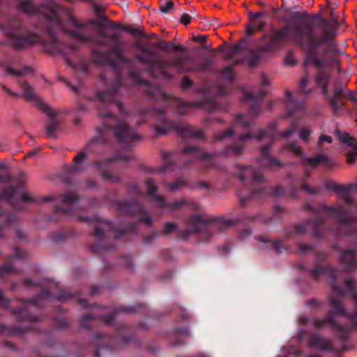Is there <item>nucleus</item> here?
Returning <instances> with one entry per match:
<instances>
[{
    "label": "nucleus",
    "instance_id": "nucleus-22",
    "mask_svg": "<svg viewBox=\"0 0 357 357\" xmlns=\"http://www.w3.org/2000/svg\"><path fill=\"white\" fill-rule=\"evenodd\" d=\"M36 107L50 117V122L45 126L47 138H56L55 132L59 129V123L54 119L56 114L52 108L41 100H36Z\"/></svg>",
    "mask_w": 357,
    "mask_h": 357
},
{
    "label": "nucleus",
    "instance_id": "nucleus-61",
    "mask_svg": "<svg viewBox=\"0 0 357 357\" xmlns=\"http://www.w3.org/2000/svg\"><path fill=\"white\" fill-rule=\"evenodd\" d=\"M339 139L341 142L348 144L349 145H351L354 141V139L347 133H339Z\"/></svg>",
    "mask_w": 357,
    "mask_h": 357
},
{
    "label": "nucleus",
    "instance_id": "nucleus-53",
    "mask_svg": "<svg viewBox=\"0 0 357 357\" xmlns=\"http://www.w3.org/2000/svg\"><path fill=\"white\" fill-rule=\"evenodd\" d=\"M45 18L52 21H58L59 15L57 13V8L54 5H52L50 7L49 12L45 14Z\"/></svg>",
    "mask_w": 357,
    "mask_h": 357
},
{
    "label": "nucleus",
    "instance_id": "nucleus-4",
    "mask_svg": "<svg viewBox=\"0 0 357 357\" xmlns=\"http://www.w3.org/2000/svg\"><path fill=\"white\" fill-rule=\"evenodd\" d=\"M326 187L341 194L344 206H328L322 204L314 208L307 204L306 208L308 211L318 214L307 223V227L312 228L313 236L317 238H324L323 227L325 220L319 214L326 213L334 218L339 224L333 231L336 236H353L357 240V182L349 183L347 186L327 183Z\"/></svg>",
    "mask_w": 357,
    "mask_h": 357
},
{
    "label": "nucleus",
    "instance_id": "nucleus-15",
    "mask_svg": "<svg viewBox=\"0 0 357 357\" xmlns=\"http://www.w3.org/2000/svg\"><path fill=\"white\" fill-rule=\"evenodd\" d=\"M107 62L113 68L116 70L117 72L114 75L112 85L103 91L98 92L96 96V99L99 102L97 107L100 110V106L106 107L109 103L113 102L119 108V112L123 113V105L118 100L119 97L121 96L123 94L121 92L123 83L119 68L116 61L111 59H107Z\"/></svg>",
    "mask_w": 357,
    "mask_h": 357
},
{
    "label": "nucleus",
    "instance_id": "nucleus-10",
    "mask_svg": "<svg viewBox=\"0 0 357 357\" xmlns=\"http://www.w3.org/2000/svg\"><path fill=\"white\" fill-rule=\"evenodd\" d=\"M140 113L142 116H151L155 119L156 123L153 128L156 137L165 135L170 131L175 130L183 139L204 138L202 130L188 125L178 124L175 121L168 119L166 112L161 108L151 107L142 109Z\"/></svg>",
    "mask_w": 357,
    "mask_h": 357
},
{
    "label": "nucleus",
    "instance_id": "nucleus-35",
    "mask_svg": "<svg viewBox=\"0 0 357 357\" xmlns=\"http://www.w3.org/2000/svg\"><path fill=\"white\" fill-rule=\"evenodd\" d=\"M213 64L214 59L213 57L203 59L196 66H192L191 73L212 72V68Z\"/></svg>",
    "mask_w": 357,
    "mask_h": 357
},
{
    "label": "nucleus",
    "instance_id": "nucleus-32",
    "mask_svg": "<svg viewBox=\"0 0 357 357\" xmlns=\"http://www.w3.org/2000/svg\"><path fill=\"white\" fill-rule=\"evenodd\" d=\"M45 47L46 52L52 54L56 53L62 54H64L63 45L52 32H50V38L45 43Z\"/></svg>",
    "mask_w": 357,
    "mask_h": 357
},
{
    "label": "nucleus",
    "instance_id": "nucleus-28",
    "mask_svg": "<svg viewBox=\"0 0 357 357\" xmlns=\"http://www.w3.org/2000/svg\"><path fill=\"white\" fill-rule=\"evenodd\" d=\"M266 96V92L261 89L258 93L252 92H247L244 93L243 100L244 101L254 100L250 105L249 109V114L252 116H257L261 112L260 104L258 102L259 100H261Z\"/></svg>",
    "mask_w": 357,
    "mask_h": 357
},
{
    "label": "nucleus",
    "instance_id": "nucleus-30",
    "mask_svg": "<svg viewBox=\"0 0 357 357\" xmlns=\"http://www.w3.org/2000/svg\"><path fill=\"white\" fill-rule=\"evenodd\" d=\"M287 213V210L284 208H281L280 206L276 205L273 209V218L280 220L282 218L283 215ZM259 220L263 224H268L272 221V218H264L261 215H251L246 218L248 222H254L255 220Z\"/></svg>",
    "mask_w": 357,
    "mask_h": 357
},
{
    "label": "nucleus",
    "instance_id": "nucleus-47",
    "mask_svg": "<svg viewBox=\"0 0 357 357\" xmlns=\"http://www.w3.org/2000/svg\"><path fill=\"white\" fill-rule=\"evenodd\" d=\"M160 47L165 50L171 51L173 50H178L181 52H185L186 49L181 45L174 44L171 42L162 41L160 43Z\"/></svg>",
    "mask_w": 357,
    "mask_h": 357
},
{
    "label": "nucleus",
    "instance_id": "nucleus-59",
    "mask_svg": "<svg viewBox=\"0 0 357 357\" xmlns=\"http://www.w3.org/2000/svg\"><path fill=\"white\" fill-rule=\"evenodd\" d=\"M346 96L344 97V100H349L352 102H357V91H351V90H347V92L345 93Z\"/></svg>",
    "mask_w": 357,
    "mask_h": 357
},
{
    "label": "nucleus",
    "instance_id": "nucleus-24",
    "mask_svg": "<svg viewBox=\"0 0 357 357\" xmlns=\"http://www.w3.org/2000/svg\"><path fill=\"white\" fill-rule=\"evenodd\" d=\"M146 310V306L144 304H139L137 306L132 307H118L113 312L106 314L100 315V319L107 325H112L114 323L115 317L119 312L135 313L144 312Z\"/></svg>",
    "mask_w": 357,
    "mask_h": 357
},
{
    "label": "nucleus",
    "instance_id": "nucleus-25",
    "mask_svg": "<svg viewBox=\"0 0 357 357\" xmlns=\"http://www.w3.org/2000/svg\"><path fill=\"white\" fill-rule=\"evenodd\" d=\"M356 255V248H350L342 251L340 256V262L345 272L350 273L357 270Z\"/></svg>",
    "mask_w": 357,
    "mask_h": 357
},
{
    "label": "nucleus",
    "instance_id": "nucleus-29",
    "mask_svg": "<svg viewBox=\"0 0 357 357\" xmlns=\"http://www.w3.org/2000/svg\"><path fill=\"white\" fill-rule=\"evenodd\" d=\"M44 4L34 3L32 0H19L16 3V8L26 15H35L43 12Z\"/></svg>",
    "mask_w": 357,
    "mask_h": 357
},
{
    "label": "nucleus",
    "instance_id": "nucleus-18",
    "mask_svg": "<svg viewBox=\"0 0 357 357\" xmlns=\"http://www.w3.org/2000/svg\"><path fill=\"white\" fill-rule=\"evenodd\" d=\"M308 82V77L305 76L301 78L299 83V91L296 93V96L294 97L291 91L286 92V109L288 116H292L297 112L302 111L304 108V101L301 96H307L311 93V90H307L305 85Z\"/></svg>",
    "mask_w": 357,
    "mask_h": 357
},
{
    "label": "nucleus",
    "instance_id": "nucleus-51",
    "mask_svg": "<svg viewBox=\"0 0 357 357\" xmlns=\"http://www.w3.org/2000/svg\"><path fill=\"white\" fill-rule=\"evenodd\" d=\"M298 126H299L298 121H293L291 123L289 127L286 130H284L283 132H282L280 135L284 137H289L296 131V130L298 128Z\"/></svg>",
    "mask_w": 357,
    "mask_h": 357
},
{
    "label": "nucleus",
    "instance_id": "nucleus-39",
    "mask_svg": "<svg viewBox=\"0 0 357 357\" xmlns=\"http://www.w3.org/2000/svg\"><path fill=\"white\" fill-rule=\"evenodd\" d=\"M19 273L20 271L13 266L12 261H8L0 265V278L13 274H18Z\"/></svg>",
    "mask_w": 357,
    "mask_h": 357
},
{
    "label": "nucleus",
    "instance_id": "nucleus-48",
    "mask_svg": "<svg viewBox=\"0 0 357 357\" xmlns=\"http://www.w3.org/2000/svg\"><path fill=\"white\" fill-rule=\"evenodd\" d=\"M315 250V248L312 244H307L303 243H298L297 245V252L299 255H307V253L312 252L314 253Z\"/></svg>",
    "mask_w": 357,
    "mask_h": 357
},
{
    "label": "nucleus",
    "instance_id": "nucleus-58",
    "mask_svg": "<svg viewBox=\"0 0 357 357\" xmlns=\"http://www.w3.org/2000/svg\"><path fill=\"white\" fill-rule=\"evenodd\" d=\"M193 85V81L190 79V78L188 76H183L181 80V89L183 90H187L188 88H190L191 86Z\"/></svg>",
    "mask_w": 357,
    "mask_h": 357
},
{
    "label": "nucleus",
    "instance_id": "nucleus-42",
    "mask_svg": "<svg viewBox=\"0 0 357 357\" xmlns=\"http://www.w3.org/2000/svg\"><path fill=\"white\" fill-rule=\"evenodd\" d=\"M189 183L183 178H179L173 183H168L166 184L167 190L170 192H176L179 189L188 186Z\"/></svg>",
    "mask_w": 357,
    "mask_h": 357
},
{
    "label": "nucleus",
    "instance_id": "nucleus-34",
    "mask_svg": "<svg viewBox=\"0 0 357 357\" xmlns=\"http://www.w3.org/2000/svg\"><path fill=\"white\" fill-rule=\"evenodd\" d=\"M300 190H304L307 194L315 195L321 192L320 188H312L305 183H302L300 186L292 185L290 189V193L294 198L298 197V193Z\"/></svg>",
    "mask_w": 357,
    "mask_h": 357
},
{
    "label": "nucleus",
    "instance_id": "nucleus-55",
    "mask_svg": "<svg viewBox=\"0 0 357 357\" xmlns=\"http://www.w3.org/2000/svg\"><path fill=\"white\" fill-rule=\"evenodd\" d=\"M311 130L308 128H302L299 132V138L304 142L307 143L310 139Z\"/></svg>",
    "mask_w": 357,
    "mask_h": 357
},
{
    "label": "nucleus",
    "instance_id": "nucleus-17",
    "mask_svg": "<svg viewBox=\"0 0 357 357\" xmlns=\"http://www.w3.org/2000/svg\"><path fill=\"white\" fill-rule=\"evenodd\" d=\"M113 206L116 210L122 215H132L141 213L145 214L139 218V221L148 226H151V217L146 213L144 206L138 200H116L114 202Z\"/></svg>",
    "mask_w": 357,
    "mask_h": 357
},
{
    "label": "nucleus",
    "instance_id": "nucleus-31",
    "mask_svg": "<svg viewBox=\"0 0 357 357\" xmlns=\"http://www.w3.org/2000/svg\"><path fill=\"white\" fill-rule=\"evenodd\" d=\"M132 159V155L130 154H118L114 157L104 159L102 160H96L93 161L91 165L94 167H96L98 169H102L105 167H107L109 164L114 162H129Z\"/></svg>",
    "mask_w": 357,
    "mask_h": 357
},
{
    "label": "nucleus",
    "instance_id": "nucleus-16",
    "mask_svg": "<svg viewBox=\"0 0 357 357\" xmlns=\"http://www.w3.org/2000/svg\"><path fill=\"white\" fill-rule=\"evenodd\" d=\"M132 339L133 337L130 335L129 328L123 324L118 326L117 332L114 335L105 336L97 333L95 336L93 357H100L99 351L102 349L114 350L119 344L125 345L130 342Z\"/></svg>",
    "mask_w": 357,
    "mask_h": 357
},
{
    "label": "nucleus",
    "instance_id": "nucleus-63",
    "mask_svg": "<svg viewBox=\"0 0 357 357\" xmlns=\"http://www.w3.org/2000/svg\"><path fill=\"white\" fill-rule=\"evenodd\" d=\"M248 16L250 20L253 22L256 20L264 17L265 16V13L264 12H257V13H252L249 12Z\"/></svg>",
    "mask_w": 357,
    "mask_h": 357
},
{
    "label": "nucleus",
    "instance_id": "nucleus-56",
    "mask_svg": "<svg viewBox=\"0 0 357 357\" xmlns=\"http://www.w3.org/2000/svg\"><path fill=\"white\" fill-rule=\"evenodd\" d=\"M160 236V232L153 231L144 238V243L147 245L151 244L154 239L158 238Z\"/></svg>",
    "mask_w": 357,
    "mask_h": 357
},
{
    "label": "nucleus",
    "instance_id": "nucleus-49",
    "mask_svg": "<svg viewBox=\"0 0 357 357\" xmlns=\"http://www.w3.org/2000/svg\"><path fill=\"white\" fill-rule=\"evenodd\" d=\"M173 232H178V227L175 222H167L165 223L164 228L160 234L169 235Z\"/></svg>",
    "mask_w": 357,
    "mask_h": 357
},
{
    "label": "nucleus",
    "instance_id": "nucleus-5",
    "mask_svg": "<svg viewBox=\"0 0 357 357\" xmlns=\"http://www.w3.org/2000/svg\"><path fill=\"white\" fill-rule=\"evenodd\" d=\"M330 15V20L319 17L318 14H314L311 17L313 19L318 18L322 27L324 35L319 37L314 33L312 22L307 20V12H292L290 15L292 22L289 25L292 41L297 46H305V43L319 46L326 45L329 51L338 52L339 49L334 43L333 37L336 34L340 23L337 20V14L333 10L331 11Z\"/></svg>",
    "mask_w": 357,
    "mask_h": 357
},
{
    "label": "nucleus",
    "instance_id": "nucleus-52",
    "mask_svg": "<svg viewBox=\"0 0 357 357\" xmlns=\"http://www.w3.org/2000/svg\"><path fill=\"white\" fill-rule=\"evenodd\" d=\"M220 76L229 81L231 82L234 79V73L231 66H227L222 68L220 71Z\"/></svg>",
    "mask_w": 357,
    "mask_h": 357
},
{
    "label": "nucleus",
    "instance_id": "nucleus-46",
    "mask_svg": "<svg viewBox=\"0 0 357 357\" xmlns=\"http://www.w3.org/2000/svg\"><path fill=\"white\" fill-rule=\"evenodd\" d=\"M98 317L93 313H87L83 315L81 321L80 326L82 328L89 330L91 328V321Z\"/></svg>",
    "mask_w": 357,
    "mask_h": 357
},
{
    "label": "nucleus",
    "instance_id": "nucleus-3",
    "mask_svg": "<svg viewBox=\"0 0 357 357\" xmlns=\"http://www.w3.org/2000/svg\"><path fill=\"white\" fill-rule=\"evenodd\" d=\"M235 121L237 125L241 126L247 132L240 135L235 142L225 146L219 153H206L199 147L195 146H185L181 152L178 151L170 153L162 151L161 157L164 162L163 169L174 171L176 169L188 168L191 164L199 161L204 166L202 170L212 169L215 167L213 158L216 155L239 156L243 153L249 139L261 140L268 135L267 132L262 129L253 130L252 128L255 125V121L247 119L243 115H238Z\"/></svg>",
    "mask_w": 357,
    "mask_h": 357
},
{
    "label": "nucleus",
    "instance_id": "nucleus-54",
    "mask_svg": "<svg viewBox=\"0 0 357 357\" xmlns=\"http://www.w3.org/2000/svg\"><path fill=\"white\" fill-rule=\"evenodd\" d=\"M22 331L17 328H7L4 325H0V334L5 335H17Z\"/></svg>",
    "mask_w": 357,
    "mask_h": 357
},
{
    "label": "nucleus",
    "instance_id": "nucleus-45",
    "mask_svg": "<svg viewBox=\"0 0 357 357\" xmlns=\"http://www.w3.org/2000/svg\"><path fill=\"white\" fill-rule=\"evenodd\" d=\"M242 50V45L241 44H234L230 46L225 55L224 59L225 60H231L234 56L238 54Z\"/></svg>",
    "mask_w": 357,
    "mask_h": 357
},
{
    "label": "nucleus",
    "instance_id": "nucleus-40",
    "mask_svg": "<svg viewBox=\"0 0 357 357\" xmlns=\"http://www.w3.org/2000/svg\"><path fill=\"white\" fill-rule=\"evenodd\" d=\"M174 102L177 107V112L181 115L185 114L188 108L195 105V103L187 102L181 98H175Z\"/></svg>",
    "mask_w": 357,
    "mask_h": 357
},
{
    "label": "nucleus",
    "instance_id": "nucleus-27",
    "mask_svg": "<svg viewBox=\"0 0 357 357\" xmlns=\"http://www.w3.org/2000/svg\"><path fill=\"white\" fill-rule=\"evenodd\" d=\"M271 143L263 146L261 149V156L259 159V164L264 169H277L282 167V163L278 158L272 157L269 154V149Z\"/></svg>",
    "mask_w": 357,
    "mask_h": 357
},
{
    "label": "nucleus",
    "instance_id": "nucleus-62",
    "mask_svg": "<svg viewBox=\"0 0 357 357\" xmlns=\"http://www.w3.org/2000/svg\"><path fill=\"white\" fill-rule=\"evenodd\" d=\"M67 238V234L63 232H55L52 235V239L54 242L64 241Z\"/></svg>",
    "mask_w": 357,
    "mask_h": 357
},
{
    "label": "nucleus",
    "instance_id": "nucleus-2",
    "mask_svg": "<svg viewBox=\"0 0 357 357\" xmlns=\"http://www.w3.org/2000/svg\"><path fill=\"white\" fill-rule=\"evenodd\" d=\"M313 255L315 256L314 264L316 267L313 268H307L303 264H299L298 267L301 271H307L314 280H318L322 275H327L331 278V286L333 291L337 294L338 298L329 296L330 309L327 312V317L322 319H314L313 326L317 329H321L327 325H331L334 330L335 337L342 344L340 347L332 345V344L324 337L313 334L308 340L307 345L310 347L317 348L323 351H333L337 353H343L349 349L347 342L349 337V333L354 328H357V321L352 324L342 326L336 320V317L342 316L351 320L357 319V290L351 279H346L344 284L349 291L351 299L356 304L354 312H348L341 303L340 299L344 296L343 289L336 283V278L339 274V270L330 266H322L321 263L328 257L326 252L324 251L315 250Z\"/></svg>",
    "mask_w": 357,
    "mask_h": 357
},
{
    "label": "nucleus",
    "instance_id": "nucleus-7",
    "mask_svg": "<svg viewBox=\"0 0 357 357\" xmlns=\"http://www.w3.org/2000/svg\"><path fill=\"white\" fill-rule=\"evenodd\" d=\"M235 174L243 182L242 188L238 190V197L243 206L251 199H262L268 195L274 197L284 195V188L280 185L269 188L261 186L265 183V178L252 166L238 165Z\"/></svg>",
    "mask_w": 357,
    "mask_h": 357
},
{
    "label": "nucleus",
    "instance_id": "nucleus-64",
    "mask_svg": "<svg viewBox=\"0 0 357 357\" xmlns=\"http://www.w3.org/2000/svg\"><path fill=\"white\" fill-rule=\"evenodd\" d=\"M208 38L207 35L193 36L192 40L195 43L204 44Z\"/></svg>",
    "mask_w": 357,
    "mask_h": 357
},
{
    "label": "nucleus",
    "instance_id": "nucleus-19",
    "mask_svg": "<svg viewBox=\"0 0 357 357\" xmlns=\"http://www.w3.org/2000/svg\"><path fill=\"white\" fill-rule=\"evenodd\" d=\"M144 183L147 188L148 195L151 196L153 202L155 203L158 208H162L168 207L172 211H174L184 205L188 204V201L185 198H183L179 201H175L169 203L167 202L164 197L157 194L158 188L154 180L151 178H147L145 180Z\"/></svg>",
    "mask_w": 357,
    "mask_h": 357
},
{
    "label": "nucleus",
    "instance_id": "nucleus-37",
    "mask_svg": "<svg viewBox=\"0 0 357 357\" xmlns=\"http://www.w3.org/2000/svg\"><path fill=\"white\" fill-rule=\"evenodd\" d=\"M257 240L262 243H270L271 247L279 253H282L284 251L287 250V248L282 243V241L280 240H267L264 236H259Z\"/></svg>",
    "mask_w": 357,
    "mask_h": 357
},
{
    "label": "nucleus",
    "instance_id": "nucleus-38",
    "mask_svg": "<svg viewBox=\"0 0 357 357\" xmlns=\"http://www.w3.org/2000/svg\"><path fill=\"white\" fill-rule=\"evenodd\" d=\"M234 134V130L229 128L224 131L214 132L212 135L213 142H220L226 139L230 138Z\"/></svg>",
    "mask_w": 357,
    "mask_h": 357
},
{
    "label": "nucleus",
    "instance_id": "nucleus-1",
    "mask_svg": "<svg viewBox=\"0 0 357 357\" xmlns=\"http://www.w3.org/2000/svg\"><path fill=\"white\" fill-rule=\"evenodd\" d=\"M69 21L76 29L68 31L69 34L84 45H94L105 47L116 60L128 66V75L134 84L146 87V94L151 98L155 97L156 88L141 77L146 70L135 66V60L146 65V71L153 77L161 76L167 79H171L172 75L167 71L168 67L174 68L180 73H191L192 66L186 63L192 61L189 55L180 54L173 60L167 61L155 58L154 51L142 43L135 44V47L139 51L135 54L134 58L127 57L124 54L123 43L119 34H109L104 31L106 26L101 22L89 20L79 22L72 15H69Z\"/></svg>",
    "mask_w": 357,
    "mask_h": 357
},
{
    "label": "nucleus",
    "instance_id": "nucleus-11",
    "mask_svg": "<svg viewBox=\"0 0 357 357\" xmlns=\"http://www.w3.org/2000/svg\"><path fill=\"white\" fill-rule=\"evenodd\" d=\"M189 229L178 231L179 237L187 240L191 234H198L202 241H206L217 231H223L235 224V222L225 218H204L199 215H192L186 220Z\"/></svg>",
    "mask_w": 357,
    "mask_h": 357
},
{
    "label": "nucleus",
    "instance_id": "nucleus-57",
    "mask_svg": "<svg viewBox=\"0 0 357 357\" xmlns=\"http://www.w3.org/2000/svg\"><path fill=\"white\" fill-rule=\"evenodd\" d=\"M284 64L293 66L296 64L297 61L292 52H289L284 61Z\"/></svg>",
    "mask_w": 357,
    "mask_h": 357
},
{
    "label": "nucleus",
    "instance_id": "nucleus-50",
    "mask_svg": "<svg viewBox=\"0 0 357 357\" xmlns=\"http://www.w3.org/2000/svg\"><path fill=\"white\" fill-rule=\"evenodd\" d=\"M174 3L169 0H160L159 7L161 13L167 14L174 8Z\"/></svg>",
    "mask_w": 357,
    "mask_h": 357
},
{
    "label": "nucleus",
    "instance_id": "nucleus-60",
    "mask_svg": "<svg viewBox=\"0 0 357 357\" xmlns=\"http://www.w3.org/2000/svg\"><path fill=\"white\" fill-rule=\"evenodd\" d=\"M55 326L58 328H66L69 326V323L65 318H56L55 319Z\"/></svg>",
    "mask_w": 357,
    "mask_h": 357
},
{
    "label": "nucleus",
    "instance_id": "nucleus-6",
    "mask_svg": "<svg viewBox=\"0 0 357 357\" xmlns=\"http://www.w3.org/2000/svg\"><path fill=\"white\" fill-rule=\"evenodd\" d=\"M298 47L305 51L304 66H312L317 68L314 81L321 88L323 96L327 97L332 78L331 69L340 65L337 56L343 52L340 50L338 52L329 51L328 47L319 50L321 46L307 43Z\"/></svg>",
    "mask_w": 357,
    "mask_h": 357
},
{
    "label": "nucleus",
    "instance_id": "nucleus-33",
    "mask_svg": "<svg viewBox=\"0 0 357 357\" xmlns=\"http://www.w3.org/2000/svg\"><path fill=\"white\" fill-rule=\"evenodd\" d=\"M107 27L109 29H121L126 32H129L137 37L143 36V35H144L143 32L137 28H134V27H132L131 26H128V25L121 24L116 22H114V21L109 22V24H108Z\"/></svg>",
    "mask_w": 357,
    "mask_h": 357
},
{
    "label": "nucleus",
    "instance_id": "nucleus-13",
    "mask_svg": "<svg viewBox=\"0 0 357 357\" xmlns=\"http://www.w3.org/2000/svg\"><path fill=\"white\" fill-rule=\"evenodd\" d=\"M0 30L6 36L8 43L17 50L27 48L40 41L37 33L28 31L22 22L14 17L0 24Z\"/></svg>",
    "mask_w": 357,
    "mask_h": 357
},
{
    "label": "nucleus",
    "instance_id": "nucleus-21",
    "mask_svg": "<svg viewBox=\"0 0 357 357\" xmlns=\"http://www.w3.org/2000/svg\"><path fill=\"white\" fill-rule=\"evenodd\" d=\"M333 87V94L329 96L328 93L327 97H325V98L327 99L331 105L333 114H336L347 105V102L344 100V97L346 96L347 85L344 84L342 80L338 79L334 82Z\"/></svg>",
    "mask_w": 357,
    "mask_h": 357
},
{
    "label": "nucleus",
    "instance_id": "nucleus-14",
    "mask_svg": "<svg viewBox=\"0 0 357 357\" xmlns=\"http://www.w3.org/2000/svg\"><path fill=\"white\" fill-rule=\"evenodd\" d=\"M291 40L290 26L285 25L280 29L275 30L270 36L269 42L264 44L257 50L250 52L248 63L250 67H255L259 62L262 54L279 50L286 42Z\"/></svg>",
    "mask_w": 357,
    "mask_h": 357
},
{
    "label": "nucleus",
    "instance_id": "nucleus-23",
    "mask_svg": "<svg viewBox=\"0 0 357 357\" xmlns=\"http://www.w3.org/2000/svg\"><path fill=\"white\" fill-rule=\"evenodd\" d=\"M59 200L63 206H55V214L68 215L75 210V207L78 204L80 197L75 192H70L61 195Z\"/></svg>",
    "mask_w": 357,
    "mask_h": 357
},
{
    "label": "nucleus",
    "instance_id": "nucleus-8",
    "mask_svg": "<svg viewBox=\"0 0 357 357\" xmlns=\"http://www.w3.org/2000/svg\"><path fill=\"white\" fill-rule=\"evenodd\" d=\"M54 285V283L50 282L48 287ZM47 289H43L40 294L36 296L31 299H17L22 304L20 308H16L13 310V314L16 316L18 321H25L30 323L38 322L40 318L33 314L29 309V305L34 308H40L44 307V302H52L53 299L56 298L58 301L63 302L70 298H75L79 305L83 307L87 308L90 305L87 301L80 297L81 293L76 291L72 294L68 289H61L56 295L50 293Z\"/></svg>",
    "mask_w": 357,
    "mask_h": 357
},
{
    "label": "nucleus",
    "instance_id": "nucleus-43",
    "mask_svg": "<svg viewBox=\"0 0 357 357\" xmlns=\"http://www.w3.org/2000/svg\"><path fill=\"white\" fill-rule=\"evenodd\" d=\"M6 72L8 73V74H10V75H15V76H17V77H23V76H25L28 74H31L33 73V70L30 67H28V66H25V67H23L21 69H19V70H15V69H13L12 68H8L7 70H6Z\"/></svg>",
    "mask_w": 357,
    "mask_h": 357
},
{
    "label": "nucleus",
    "instance_id": "nucleus-9",
    "mask_svg": "<svg viewBox=\"0 0 357 357\" xmlns=\"http://www.w3.org/2000/svg\"><path fill=\"white\" fill-rule=\"evenodd\" d=\"M77 219L80 222L95 225L93 233L95 243L89 246L90 251L94 255H100L104 252L112 251L115 249L116 246L114 245L108 243V239L105 234L106 231H113L114 237L119 238L127 232L136 233L138 226L137 222H130L124 227H116L112 222H101L97 217L91 218L84 215H78Z\"/></svg>",
    "mask_w": 357,
    "mask_h": 357
},
{
    "label": "nucleus",
    "instance_id": "nucleus-12",
    "mask_svg": "<svg viewBox=\"0 0 357 357\" xmlns=\"http://www.w3.org/2000/svg\"><path fill=\"white\" fill-rule=\"evenodd\" d=\"M98 116L103 119V126L97 128L100 137L93 139L91 143L103 141L104 135L107 131H113L116 140L125 145H130L141 139L132 128L126 123L119 121L113 113L100 111Z\"/></svg>",
    "mask_w": 357,
    "mask_h": 357
},
{
    "label": "nucleus",
    "instance_id": "nucleus-26",
    "mask_svg": "<svg viewBox=\"0 0 357 357\" xmlns=\"http://www.w3.org/2000/svg\"><path fill=\"white\" fill-rule=\"evenodd\" d=\"M88 158V155L84 151H82L77 154L73 159V165L66 168L64 179L66 182L70 183V175L75 173H80L84 171L85 168L83 162Z\"/></svg>",
    "mask_w": 357,
    "mask_h": 357
},
{
    "label": "nucleus",
    "instance_id": "nucleus-36",
    "mask_svg": "<svg viewBox=\"0 0 357 357\" xmlns=\"http://www.w3.org/2000/svg\"><path fill=\"white\" fill-rule=\"evenodd\" d=\"M307 227L303 223L294 225L285 230V235L287 237H295L303 234L307 231Z\"/></svg>",
    "mask_w": 357,
    "mask_h": 357
},
{
    "label": "nucleus",
    "instance_id": "nucleus-44",
    "mask_svg": "<svg viewBox=\"0 0 357 357\" xmlns=\"http://www.w3.org/2000/svg\"><path fill=\"white\" fill-rule=\"evenodd\" d=\"M100 176L104 181L110 183H119L121 181V178L119 175L114 174L107 170L101 171Z\"/></svg>",
    "mask_w": 357,
    "mask_h": 357
},
{
    "label": "nucleus",
    "instance_id": "nucleus-20",
    "mask_svg": "<svg viewBox=\"0 0 357 357\" xmlns=\"http://www.w3.org/2000/svg\"><path fill=\"white\" fill-rule=\"evenodd\" d=\"M289 150L295 155L303 158L301 164L315 167L319 165H322L326 167H332L334 162L326 154L320 153L316 157H304L303 151L300 146L296 144L291 143L288 146Z\"/></svg>",
    "mask_w": 357,
    "mask_h": 357
},
{
    "label": "nucleus",
    "instance_id": "nucleus-41",
    "mask_svg": "<svg viewBox=\"0 0 357 357\" xmlns=\"http://www.w3.org/2000/svg\"><path fill=\"white\" fill-rule=\"evenodd\" d=\"M20 86L23 90L24 95L25 98L30 101L33 100L36 98V101L39 100L36 98V93L34 92L33 89L26 82H22L20 83Z\"/></svg>",
    "mask_w": 357,
    "mask_h": 357
}]
</instances>
